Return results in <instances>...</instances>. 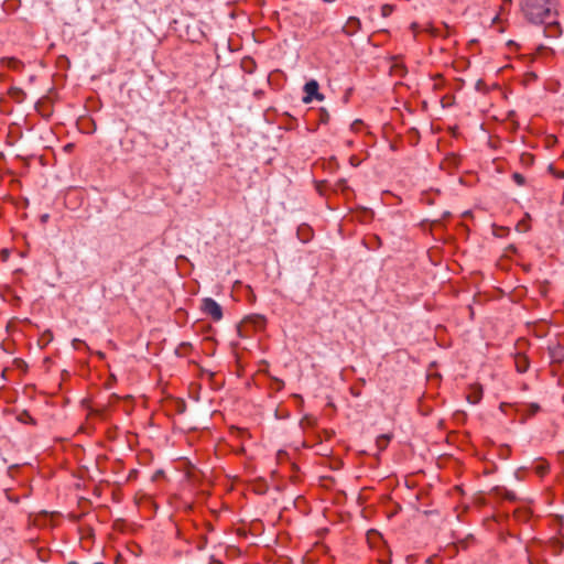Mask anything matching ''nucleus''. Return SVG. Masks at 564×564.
Segmentation results:
<instances>
[{
    "label": "nucleus",
    "instance_id": "5",
    "mask_svg": "<svg viewBox=\"0 0 564 564\" xmlns=\"http://www.w3.org/2000/svg\"><path fill=\"white\" fill-rule=\"evenodd\" d=\"M0 64L14 72H21L24 67L23 62L15 57H1Z\"/></svg>",
    "mask_w": 564,
    "mask_h": 564
},
{
    "label": "nucleus",
    "instance_id": "1",
    "mask_svg": "<svg viewBox=\"0 0 564 564\" xmlns=\"http://www.w3.org/2000/svg\"><path fill=\"white\" fill-rule=\"evenodd\" d=\"M522 10L532 23H545V32L549 36H556L560 25L551 20L553 17L551 0H523Z\"/></svg>",
    "mask_w": 564,
    "mask_h": 564
},
{
    "label": "nucleus",
    "instance_id": "4",
    "mask_svg": "<svg viewBox=\"0 0 564 564\" xmlns=\"http://www.w3.org/2000/svg\"><path fill=\"white\" fill-rule=\"evenodd\" d=\"M360 20L356 17H350L343 28V32L349 36L356 34L360 30Z\"/></svg>",
    "mask_w": 564,
    "mask_h": 564
},
{
    "label": "nucleus",
    "instance_id": "13",
    "mask_svg": "<svg viewBox=\"0 0 564 564\" xmlns=\"http://www.w3.org/2000/svg\"><path fill=\"white\" fill-rule=\"evenodd\" d=\"M512 180H513V181L516 182V184H517V185H519V186H522V185H524V184H525V177H524L522 174L518 173V172H516V173H513V174H512Z\"/></svg>",
    "mask_w": 564,
    "mask_h": 564
},
{
    "label": "nucleus",
    "instance_id": "11",
    "mask_svg": "<svg viewBox=\"0 0 564 564\" xmlns=\"http://www.w3.org/2000/svg\"><path fill=\"white\" fill-rule=\"evenodd\" d=\"M389 442H390V436L387 434H382V435L378 436L376 440V444H377V447L379 448V451L386 449Z\"/></svg>",
    "mask_w": 564,
    "mask_h": 564
},
{
    "label": "nucleus",
    "instance_id": "3",
    "mask_svg": "<svg viewBox=\"0 0 564 564\" xmlns=\"http://www.w3.org/2000/svg\"><path fill=\"white\" fill-rule=\"evenodd\" d=\"M304 91L306 93V96L303 98V101L306 104L311 102L313 98H316L317 100L324 99V96L318 93V83L314 79L304 85Z\"/></svg>",
    "mask_w": 564,
    "mask_h": 564
},
{
    "label": "nucleus",
    "instance_id": "7",
    "mask_svg": "<svg viewBox=\"0 0 564 564\" xmlns=\"http://www.w3.org/2000/svg\"><path fill=\"white\" fill-rule=\"evenodd\" d=\"M491 492L497 496V497H500L505 500H508V501H514L517 499V496L513 491L505 488V487H494L491 489Z\"/></svg>",
    "mask_w": 564,
    "mask_h": 564
},
{
    "label": "nucleus",
    "instance_id": "18",
    "mask_svg": "<svg viewBox=\"0 0 564 564\" xmlns=\"http://www.w3.org/2000/svg\"><path fill=\"white\" fill-rule=\"evenodd\" d=\"M274 386L276 390H281L284 387V382L280 379H274Z\"/></svg>",
    "mask_w": 564,
    "mask_h": 564
},
{
    "label": "nucleus",
    "instance_id": "24",
    "mask_svg": "<svg viewBox=\"0 0 564 564\" xmlns=\"http://www.w3.org/2000/svg\"><path fill=\"white\" fill-rule=\"evenodd\" d=\"M453 161H454L455 164H457L458 159L457 158H453Z\"/></svg>",
    "mask_w": 564,
    "mask_h": 564
},
{
    "label": "nucleus",
    "instance_id": "21",
    "mask_svg": "<svg viewBox=\"0 0 564 564\" xmlns=\"http://www.w3.org/2000/svg\"><path fill=\"white\" fill-rule=\"evenodd\" d=\"M350 163L355 166H357L359 164V162L357 161V159L355 156H351L350 158Z\"/></svg>",
    "mask_w": 564,
    "mask_h": 564
},
{
    "label": "nucleus",
    "instance_id": "17",
    "mask_svg": "<svg viewBox=\"0 0 564 564\" xmlns=\"http://www.w3.org/2000/svg\"><path fill=\"white\" fill-rule=\"evenodd\" d=\"M381 11H382V15L387 17L388 14L391 13L392 11V7L389 6V4H384L382 8H381Z\"/></svg>",
    "mask_w": 564,
    "mask_h": 564
},
{
    "label": "nucleus",
    "instance_id": "23",
    "mask_svg": "<svg viewBox=\"0 0 564 564\" xmlns=\"http://www.w3.org/2000/svg\"><path fill=\"white\" fill-rule=\"evenodd\" d=\"M98 357L104 358V357H105V355H104L102 352H100V351H99V352H98Z\"/></svg>",
    "mask_w": 564,
    "mask_h": 564
},
{
    "label": "nucleus",
    "instance_id": "20",
    "mask_svg": "<svg viewBox=\"0 0 564 564\" xmlns=\"http://www.w3.org/2000/svg\"><path fill=\"white\" fill-rule=\"evenodd\" d=\"M553 174L557 177V178H564V171H554Z\"/></svg>",
    "mask_w": 564,
    "mask_h": 564
},
{
    "label": "nucleus",
    "instance_id": "9",
    "mask_svg": "<svg viewBox=\"0 0 564 564\" xmlns=\"http://www.w3.org/2000/svg\"><path fill=\"white\" fill-rule=\"evenodd\" d=\"M8 95L11 99H13L15 102H22L25 99V93L23 89L19 87H11L8 90Z\"/></svg>",
    "mask_w": 564,
    "mask_h": 564
},
{
    "label": "nucleus",
    "instance_id": "16",
    "mask_svg": "<svg viewBox=\"0 0 564 564\" xmlns=\"http://www.w3.org/2000/svg\"><path fill=\"white\" fill-rule=\"evenodd\" d=\"M540 410L539 404H530L529 406V414L534 415Z\"/></svg>",
    "mask_w": 564,
    "mask_h": 564
},
{
    "label": "nucleus",
    "instance_id": "22",
    "mask_svg": "<svg viewBox=\"0 0 564 564\" xmlns=\"http://www.w3.org/2000/svg\"><path fill=\"white\" fill-rule=\"evenodd\" d=\"M47 218H48V215H43V216H42V221H46V220H47Z\"/></svg>",
    "mask_w": 564,
    "mask_h": 564
},
{
    "label": "nucleus",
    "instance_id": "10",
    "mask_svg": "<svg viewBox=\"0 0 564 564\" xmlns=\"http://www.w3.org/2000/svg\"><path fill=\"white\" fill-rule=\"evenodd\" d=\"M249 322H251L254 327L257 329H262L264 328L265 324H267V319L264 316H261V315H254V316H250L248 318Z\"/></svg>",
    "mask_w": 564,
    "mask_h": 564
},
{
    "label": "nucleus",
    "instance_id": "2",
    "mask_svg": "<svg viewBox=\"0 0 564 564\" xmlns=\"http://www.w3.org/2000/svg\"><path fill=\"white\" fill-rule=\"evenodd\" d=\"M200 308L204 314L209 316L214 322H218L223 318L221 306L212 297L203 299Z\"/></svg>",
    "mask_w": 564,
    "mask_h": 564
},
{
    "label": "nucleus",
    "instance_id": "14",
    "mask_svg": "<svg viewBox=\"0 0 564 564\" xmlns=\"http://www.w3.org/2000/svg\"><path fill=\"white\" fill-rule=\"evenodd\" d=\"M547 469H549V466H547L546 464H541V465H539V466L536 467V471H538V474H540V475L545 474V473L547 471Z\"/></svg>",
    "mask_w": 564,
    "mask_h": 564
},
{
    "label": "nucleus",
    "instance_id": "19",
    "mask_svg": "<svg viewBox=\"0 0 564 564\" xmlns=\"http://www.w3.org/2000/svg\"><path fill=\"white\" fill-rule=\"evenodd\" d=\"M328 118H329V115L325 110H322L321 121L326 123L328 121Z\"/></svg>",
    "mask_w": 564,
    "mask_h": 564
},
{
    "label": "nucleus",
    "instance_id": "12",
    "mask_svg": "<svg viewBox=\"0 0 564 564\" xmlns=\"http://www.w3.org/2000/svg\"><path fill=\"white\" fill-rule=\"evenodd\" d=\"M19 420L23 423H30V424H34V420L33 417L26 412H22L20 415H19Z\"/></svg>",
    "mask_w": 564,
    "mask_h": 564
},
{
    "label": "nucleus",
    "instance_id": "8",
    "mask_svg": "<svg viewBox=\"0 0 564 564\" xmlns=\"http://www.w3.org/2000/svg\"><path fill=\"white\" fill-rule=\"evenodd\" d=\"M514 365H516L517 371L520 373H523L529 369L530 362L525 355L517 354L514 356Z\"/></svg>",
    "mask_w": 564,
    "mask_h": 564
},
{
    "label": "nucleus",
    "instance_id": "26",
    "mask_svg": "<svg viewBox=\"0 0 564 564\" xmlns=\"http://www.w3.org/2000/svg\"><path fill=\"white\" fill-rule=\"evenodd\" d=\"M564 358V351H563V355L561 356V359Z\"/></svg>",
    "mask_w": 564,
    "mask_h": 564
},
{
    "label": "nucleus",
    "instance_id": "6",
    "mask_svg": "<svg viewBox=\"0 0 564 564\" xmlns=\"http://www.w3.org/2000/svg\"><path fill=\"white\" fill-rule=\"evenodd\" d=\"M467 401L471 404H477L482 398V388L478 384H474L469 388L467 393Z\"/></svg>",
    "mask_w": 564,
    "mask_h": 564
},
{
    "label": "nucleus",
    "instance_id": "15",
    "mask_svg": "<svg viewBox=\"0 0 564 564\" xmlns=\"http://www.w3.org/2000/svg\"><path fill=\"white\" fill-rule=\"evenodd\" d=\"M72 345L75 349H79L80 346H86L85 343L78 338L73 339Z\"/></svg>",
    "mask_w": 564,
    "mask_h": 564
},
{
    "label": "nucleus",
    "instance_id": "25",
    "mask_svg": "<svg viewBox=\"0 0 564 564\" xmlns=\"http://www.w3.org/2000/svg\"><path fill=\"white\" fill-rule=\"evenodd\" d=\"M416 26H417V25H416V23H413V24H412V29H413V30H415V29H416Z\"/></svg>",
    "mask_w": 564,
    "mask_h": 564
}]
</instances>
